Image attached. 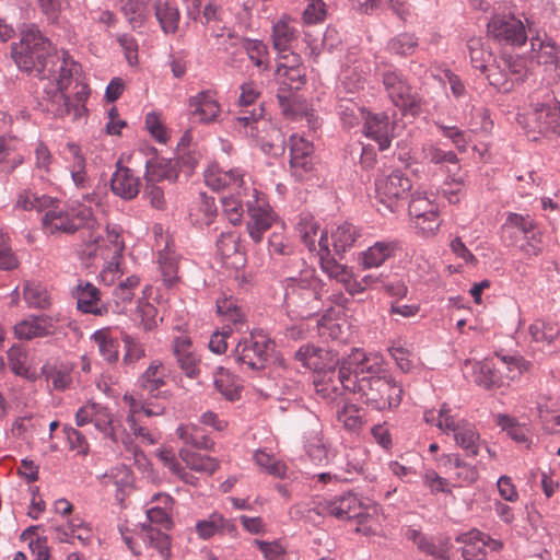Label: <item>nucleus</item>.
Returning <instances> with one entry per match:
<instances>
[{"label":"nucleus","mask_w":560,"mask_h":560,"mask_svg":"<svg viewBox=\"0 0 560 560\" xmlns=\"http://www.w3.org/2000/svg\"><path fill=\"white\" fill-rule=\"evenodd\" d=\"M11 56L18 67L47 80L39 105L55 117L71 115L81 118L86 113L85 102L90 91L86 84L75 80L73 96L66 93L72 80L80 72V65L52 50L50 42L44 37L35 24H24L20 43H14Z\"/></svg>","instance_id":"obj_1"},{"label":"nucleus","mask_w":560,"mask_h":560,"mask_svg":"<svg viewBox=\"0 0 560 560\" xmlns=\"http://www.w3.org/2000/svg\"><path fill=\"white\" fill-rule=\"evenodd\" d=\"M366 358L353 349L341 362L338 380L343 389L359 394L362 401L375 410L397 407L401 401L402 388L377 360Z\"/></svg>","instance_id":"obj_2"},{"label":"nucleus","mask_w":560,"mask_h":560,"mask_svg":"<svg viewBox=\"0 0 560 560\" xmlns=\"http://www.w3.org/2000/svg\"><path fill=\"white\" fill-rule=\"evenodd\" d=\"M529 109L518 115V124L527 135L556 137L560 135V104L548 86H539L529 96ZM536 140L537 137L533 136Z\"/></svg>","instance_id":"obj_3"},{"label":"nucleus","mask_w":560,"mask_h":560,"mask_svg":"<svg viewBox=\"0 0 560 560\" xmlns=\"http://www.w3.org/2000/svg\"><path fill=\"white\" fill-rule=\"evenodd\" d=\"M319 516H332L340 521H357V533L370 535L378 523L380 508L364 504L355 493L348 492L332 500H319L312 509Z\"/></svg>","instance_id":"obj_4"},{"label":"nucleus","mask_w":560,"mask_h":560,"mask_svg":"<svg viewBox=\"0 0 560 560\" xmlns=\"http://www.w3.org/2000/svg\"><path fill=\"white\" fill-rule=\"evenodd\" d=\"M236 120L244 127V132L254 138L266 154L272 156L283 154L285 150L284 133L269 117H266L262 106L254 108L252 112L244 110Z\"/></svg>","instance_id":"obj_5"},{"label":"nucleus","mask_w":560,"mask_h":560,"mask_svg":"<svg viewBox=\"0 0 560 560\" xmlns=\"http://www.w3.org/2000/svg\"><path fill=\"white\" fill-rule=\"evenodd\" d=\"M325 284L316 278H290L285 287L284 303L302 318L316 315L322 306Z\"/></svg>","instance_id":"obj_6"},{"label":"nucleus","mask_w":560,"mask_h":560,"mask_svg":"<svg viewBox=\"0 0 560 560\" xmlns=\"http://www.w3.org/2000/svg\"><path fill=\"white\" fill-rule=\"evenodd\" d=\"M276 342L262 329H255L236 345L233 355L237 363L253 371L266 368Z\"/></svg>","instance_id":"obj_7"},{"label":"nucleus","mask_w":560,"mask_h":560,"mask_svg":"<svg viewBox=\"0 0 560 560\" xmlns=\"http://www.w3.org/2000/svg\"><path fill=\"white\" fill-rule=\"evenodd\" d=\"M42 222L44 229L51 233L73 234L77 231H92L97 226V221L91 208L84 207L63 211L54 205L45 210Z\"/></svg>","instance_id":"obj_8"},{"label":"nucleus","mask_w":560,"mask_h":560,"mask_svg":"<svg viewBox=\"0 0 560 560\" xmlns=\"http://www.w3.org/2000/svg\"><path fill=\"white\" fill-rule=\"evenodd\" d=\"M450 412L446 405L441 407L436 427L444 433L452 432L455 443L466 452V455L476 457L479 453L480 435L475 425L466 420H456Z\"/></svg>","instance_id":"obj_9"},{"label":"nucleus","mask_w":560,"mask_h":560,"mask_svg":"<svg viewBox=\"0 0 560 560\" xmlns=\"http://www.w3.org/2000/svg\"><path fill=\"white\" fill-rule=\"evenodd\" d=\"M411 189V182L400 171L382 175L375 180V199L384 210L394 212L399 200L405 199Z\"/></svg>","instance_id":"obj_10"},{"label":"nucleus","mask_w":560,"mask_h":560,"mask_svg":"<svg viewBox=\"0 0 560 560\" xmlns=\"http://www.w3.org/2000/svg\"><path fill=\"white\" fill-rule=\"evenodd\" d=\"M488 34L500 44L522 46L527 39L523 22L512 14H497L487 25Z\"/></svg>","instance_id":"obj_11"},{"label":"nucleus","mask_w":560,"mask_h":560,"mask_svg":"<svg viewBox=\"0 0 560 560\" xmlns=\"http://www.w3.org/2000/svg\"><path fill=\"white\" fill-rule=\"evenodd\" d=\"M313 151V143L303 137L298 135L290 137V168L296 179L303 180L312 173Z\"/></svg>","instance_id":"obj_12"},{"label":"nucleus","mask_w":560,"mask_h":560,"mask_svg":"<svg viewBox=\"0 0 560 560\" xmlns=\"http://www.w3.org/2000/svg\"><path fill=\"white\" fill-rule=\"evenodd\" d=\"M166 373L161 361H153L148 369L139 376L137 385L139 396H147L148 399H168L171 394L163 389L166 385Z\"/></svg>","instance_id":"obj_13"},{"label":"nucleus","mask_w":560,"mask_h":560,"mask_svg":"<svg viewBox=\"0 0 560 560\" xmlns=\"http://www.w3.org/2000/svg\"><path fill=\"white\" fill-rule=\"evenodd\" d=\"M382 82L395 106L407 109L417 105L410 84L399 71H385L382 74Z\"/></svg>","instance_id":"obj_14"},{"label":"nucleus","mask_w":560,"mask_h":560,"mask_svg":"<svg viewBox=\"0 0 560 560\" xmlns=\"http://www.w3.org/2000/svg\"><path fill=\"white\" fill-rule=\"evenodd\" d=\"M294 359L302 366L315 372H335L339 364V359L331 351L311 345L300 347Z\"/></svg>","instance_id":"obj_15"},{"label":"nucleus","mask_w":560,"mask_h":560,"mask_svg":"<svg viewBox=\"0 0 560 560\" xmlns=\"http://www.w3.org/2000/svg\"><path fill=\"white\" fill-rule=\"evenodd\" d=\"M247 231L255 243L262 240V234L269 230L276 220L275 213L262 199L247 203Z\"/></svg>","instance_id":"obj_16"},{"label":"nucleus","mask_w":560,"mask_h":560,"mask_svg":"<svg viewBox=\"0 0 560 560\" xmlns=\"http://www.w3.org/2000/svg\"><path fill=\"white\" fill-rule=\"evenodd\" d=\"M528 334L532 342L536 343L544 352L549 354L560 352V327L558 324L536 319L529 325Z\"/></svg>","instance_id":"obj_17"},{"label":"nucleus","mask_w":560,"mask_h":560,"mask_svg":"<svg viewBox=\"0 0 560 560\" xmlns=\"http://www.w3.org/2000/svg\"><path fill=\"white\" fill-rule=\"evenodd\" d=\"M20 339L46 337L58 332V319L48 315L31 316L14 326Z\"/></svg>","instance_id":"obj_18"},{"label":"nucleus","mask_w":560,"mask_h":560,"mask_svg":"<svg viewBox=\"0 0 560 560\" xmlns=\"http://www.w3.org/2000/svg\"><path fill=\"white\" fill-rule=\"evenodd\" d=\"M190 114L202 124L218 120L221 106L217 100V93L210 90L201 91L189 98Z\"/></svg>","instance_id":"obj_19"},{"label":"nucleus","mask_w":560,"mask_h":560,"mask_svg":"<svg viewBox=\"0 0 560 560\" xmlns=\"http://www.w3.org/2000/svg\"><path fill=\"white\" fill-rule=\"evenodd\" d=\"M140 186V177L131 168L117 162L116 171L110 178V190L113 194L124 200H132L138 196Z\"/></svg>","instance_id":"obj_20"},{"label":"nucleus","mask_w":560,"mask_h":560,"mask_svg":"<svg viewBox=\"0 0 560 560\" xmlns=\"http://www.w3.org/2000/svg\"><path fill=\"white\" fill-rule=\"evenodd\" d=\"M173 352L180 370L186 376L195 378L200 373L201 360L192 350L190 338L178 336L173 341Z\"/></svg>","instance_id":"obj_21"},{"label":"nucleus","mask_w":560,"mask_h":560,"mask_svg":"<svg viewBox=\"0 0 560 560\" xmlns=\"http://www.w3.org/2000/svg\"><path fill=\"white\" fill-rule=\"evenodd\" d=\"M93 423L98 431L103 432L115 444L120 441L127 451L132 452L135 455L138 454V447L133 444L126 430H122L121 436L118 434L117 429L114 427L113 416L106 407L97 404Z\"/></svg>","instance_id":"obj_22"},{"label":"nucleus","mask_w":560,"mask_h":560,"mask_svg":"<svg viewBox=\"0 0 560 560\" xmlns=\"http://www.w3.org/2000/svg\"><path fill=\"white\" fill-rule=\"evenodd\" d=\"M363 132L377 142L381 151L389 148L393 135L387 115L368 113L363 124Z\"/></svg>","instance_id":"obj_23"},{"label":"nucleus","mask_w":560,"mask_h":560,"mask_svg":"<svg viewBox=\"0 0 560 560\" xmlns=\"http://www.w3.org/2000/svg\"><path fill=\"white\" fill-rule=\"evenodd\" d=\"M243 177L244 173L240 168L224 171L218 165H212L205 172V182L212 190L241 188L244 183Z\"/></svg>","instance_id":"obj_24"},{"label":"nucleus","mask_w":560,"mask_h":560,"mask_svg":"<svg viewBox=\"0 0 560 560\" xmlns=\"http://www.w3.org/2000/svg\"><path fill=\"white\" fill-rule=\"evenodd\" d=\"M78 310L83 313L103 315L107 308L100 304V290L90 282L79 284L75 291Z\"/></svg>","instance_id":"obj_25"},{"label":"nucleus","mask_w":560,"mask_h":560,"mask_svg":"<svg viewBox=\"0 0 560 560\" xmlns=\"http://www.w3.org/2000/svg\"><path fill=\"white\" fill-rule=\"evenodd\" d=\"M446 471L456 477L460 483L470 485L478 479L477 468L462 459L458 454H446L442 456Z\"/></svg>","instance_id":"obj_26"},{"label":"nucleus","mask_w":560,"mask_h":560,"mask_svg":"<svg viewBox=\"0 0 560 560\" xmlns=\"http://www.w3.org/2000/svg\"><path fill=\"white\" fill-rule=\"evenodd\" d=\"M395 242H376L361 254V265L364 269L377 268L395 254Z\"/></svg>","instance_id":"obj_27"},{"label":"nucleus","mask_w":560,"mask_h":560,"mask_svg":"<svg viewBox=\"0 0 560 560\" xmlns=\"http://www.w3.org/2000/svg\"><path fill=\"white\" fill-rule=\"evenodd\" d=\"M472 371L474 382L486 389L497 388L502 385L501 372L490 360L475 362L472 364Z\"/></svg>","instance_id":"obj_28"},{"label":"nucleus","mask_w":560,"mask_h":560,"mask_svg":"<svg viewBox=\"0 0 560 560\" xmlns=\"http://www.w3.org/2000/svg\"><path fill=\"white\" fill-rule=\"evenodd\" d=\"M150 0H119L120 11L130 26L141 27L150 15Z\"/></svg>","instance_id":"obj_29"},{"label":"nucleus","mask_w":560,"mask_h":560,"mask_svg":"<svg viewBox=\"0 0 560 560\" xmlns=\"http://www.w3.org/2000/svg\"><path fill=\"white\" fill-rule=\"evenodd\" d=\"M534 222L529 217L511 213L502 228L503 237L510 240L511 244L520 238H529L528 232H533Z\"/></svg>","instance_id":"obj_30"},{"label":"nucleus","mask_w":560,"mask_h":560,"mask_svg":"<svg viewBox=\"0 0 560 560\" xmlns=\"http://www.w3.org/2000/svg\"><path fill=\"white\" fill-rule=\"evenodd\" d=\"M145 178L148 183L160 182L162 179L175 182L178 177V171L176 170L175 164L171 160L163 158L149 160L145 164Z\"/></svg>","instance_id":"obj_31"},{"label":"nucleus","mask_w":560,"mask_h":560,"mask_svg":"<svg viewBox=\"0 0 560 560\" xmlns=\"http://www.w3.org/2000/svg\"><path fill=\"white\" fill-rule=\"evenodd\" d=\"M178 438L185 443L197 450H213L214 442L209 438L205 430L196 424L182 425L176 430Z\"/></svg>","instance_id":"obj_32"},{"label":"nucleus","mask_w":560,"mask_h":560,"mask_svg":"<svg viewBox=\"0 0 560 560\" xmlns=\"http://www.w3.org/2000/svg\"><path fill=\"white\" fill-rule=\"evenodd\" d=\"M67 148L73 158L70 168L73 184L80 189L89 188L91 180L86 174V160L81 152V148L73 142L67 143Z\"/></svg>","instance_id":"obj_33"},{"label":"nucleus","mask_w":560,"mask_h":560,"mask_svg":"<svg viewBox=\"0 0 560 560\" xmlns=\"http://www.w3.org/2000/svg\"><path fill=\"white\" fill-rule=\"evenodd\" d=\"M419 46V38L413 33L404 32L388 39L385 50L401 58L411 56Z\"/></svg>","instance_id":"obj_34"},{"label":"nucleus","mask_w":560,"mask_h":560,"mask_svg":"<svg viewBox=\"0 0 560 560\" xmlns=\"http://www.w3.org/2000/svg\"><path fill=\"white\" fill-rule=\"evenodd\" d=\"M155 18L165 34H174L178 30L179 11L172 3L158 0L154 3Z\"/></svg>","instance_id":"obj_35"},{"label":"nucleus","mask_w":560,"mask_h":560,"mask_svg":"<svg viewBox=\"0 0 560 560\" xmlns=\"http://www.w3.org/2000/svg\"><path fill=\"white\" fill-rule=\"evenodd\" d=\"M178 455L189 469L198 472L213 475L220 467L217 458L203 456L187 448H180Z\"/></svg>","instance_id":"obj_36"},{"label":"nucleus","mask_w":560,"mask_h":560,"mask_svg":"<svg viewBox=\"0 0 560 560\" xmlns=\"http://www.w3.org/2000/svg\"><path fill=\"white\" fill-rule=\"evenodd\" d=\"M467 48L472 67L481 72L485 73L491 63L494 62L492 51L485 47L480 37H472L468 39Z\"/></svg>","instance_id":"obj_37"},{"label":"nucleus","mask_w":560,"mask_h":560,"mask_svg":"<svg viewBox=\"0 0 560 560\" xmlns=\"http://www.w3.org/2000/svg\"><path fill=\"white\" fill-rule=\"evenodd\" d=\"M358 236V230L350 223L345 222L337 226L331 234L332 247L336 255L341 256L347 249L351 248Z\"/></svg>","instance_id":"obj_38"},{"label":"nucleus","mask_w":560,"mask_h":560,"mask_svg":"<svg viewBox=\"0 0 560 560\" xmlns=\"http://www.w3.org/2000/svg\"><path fill=\"white\" fill-rule=\"evenodd\" d=\"M338 114L342 124L347 128L358 126L362 120L364 121L368 113L359 104L351 98L341 97L338 103Z\"/></svg>","instance_id":"obj_39"},{"label":"nucleus","mask_w":560,"mask_h":560,"mask_svg":"<svg viewBox=\"0 0 560 560\" xmlns=\"http://www.w3.org/2000/svg\"><path fill=\"white\" fill-rule=\"evenodd\" d=\"M142 528L148 545L156 549L164 560H168L172 555L170 536L155 526L143 524Z\"/></svg>","instance_id":"obj_40"},{"label":"nucleus","mask_w":560,"mask_h":560,"mask_svg":"<svg viewBox=\"0 0 560 560\" xmlns=\"http://www.w3.org/2000/svg\"><path fill=\"white\" fill-rule=\"evenodd\" d=\"M243 48L245 49L249 60L261 71L270 69L267 46L258 39L244 38Z\"/></svg>","instance_id":"obj_41"},{"label":"nucleus","mask_w":560,"mask_h":560,"mask_svg":"<svg viewBox=\"0 0 560 560\" xmlns=\"http://www.w3.org/2000/svg\"><path fill=\"white\" fill-rule=\"evenodd\" d=\"M55 202L56 200L49 196H37L25 189L18 195L16 207L25 211L36 210L40 212L50 208Z\"/></svg>","instance_id":"obj_42"},{"label":"nucleus","mask_w":560,"mask_h":560,"mask_svg":"<svg viewBox=\"0 0 560 560\" xmlns=\"http://www.w3.org/2000/svg\"><path fill=\"white\" fill-rule=\"evenodd\" d=\"M296 38V31L289 21L280 20L273 25L272 42L278 52L288 51Z\"/></svg>","instance_id":"obj_43"},{"label":"nucleus","mask_w":560,"mask_h":560,"mask_svg":"<svg viewBox=\"0 0 560 560\" xmlns=\"http://www.w3.org/2000/svg\"><path fill=\"white\" fill-rule=\"evenodd\" d=\"M139 278L130 276L125 281H121L113 291V299L116 304L117 312H124L127 304H129L135 296V289L139 285Z\"/></svg>","instance_id":"obj_44"},{"label":"nucleus","mask_w":560,"mask_h":560,"mask_svg":"<svg viewBox=\"0 0 560 560\" xmlns=\"http://www.w3.org/2000/svg\"><path fill=\"white\" fill-rule=\"evenodd\" d=\"M456 540L459 542H469L470 545L479 546L482 550H485V548H489L491 551H500L504 546L502 540L492 538L488 534L475 528L459 535Z\"/></svg>","instance_id":"obj_45"},{"label":"nucleus","mask_w":560,"mask_h":560,"mask_svg":"<svg viewBox=\"0 0 560 560\" xmlns=\"http://www.w3.org/2000/svg\"><path fill=\"white\" fill-rule=\"evenodd\" d=\"M24 300L28 306L46 310L50 306V296L39 283L27 282L24 287Z\"/></svg>","instance_id":"obj_46"},{"label":"nucleus","mask_w":560,"mask_h":560,"mask_svg":"<svg viewBox=\"0 0 560 560\" xmlns=\"http://www.w3.org/2000/svg\"><path fill=\"white\" fill-rule=\"evenodd\" d=\"M501 68L506 71L513 88L525 81L527 77V68L525 61L521 57L503 56L501 59Z\"/></svg>","instance_id":"obj_47"},{"label":"nucleus","mask_w":560,"mask_h":560,"mask_svg":"<svg viewBox=\"0 0 560 560\" xmlns=\"http://www.w3.org/2000/svg\"><path fill=\"white\" fill-rule=\"evenodd\" d=\"M336 415L338 421L349 431H358L363 425L361 409L354 404L346 402Z\"/></svg>","instance_id":"obj_48"},{"label":"nucleus","mask_w":560,"mask_h":560,"mask_svg":"<svg viewBox=\"0 0 560 560\" xmlns=\"http://www.w3.org/2000/svg\"><path fill=\"white\" fill-rule=\"evenodd\" d=\"M224 528L231 529L233 525L218 513L211 514L208 520L199 521L196 525L198 535L203 539L212 537L220 529Z\"/></svg>","instance_id":"obj_49"},{"label":"nucleus","mask_w":560,"mask_h":560,"mask_svg":"<svg viewBox=\"0 0 560 560\" xmlns=\"http://www.w3.org/2000/svg\"><path fill=\"white\" fill-rule=\"evenodd\" d=\"M93 338L104 360H106L108 363L117 362L119 355L118 341L101 330L96 331Z\"/></svg>","instance_id":"obj_50"},{"label":"nucleus","mask_w":560,"mask_h":560,"mask_svg":"<svg viewBox=\"0 0 560 560\" xmlns=\"http://www.w3.org/2000/svg\"><path fill=\"white\" fill-rule=\"evenodd\" d=\"M24 161L21 154L15 153L11 142L5 138H0V166L1 171L10 174Z\"/></svg>","instance_id":"obj_51"},{"label":"nucleus","mask_w":560,"mask_h":560,"mask_svg":"<svg viewBox=\"0 0 560 560\" xmlns=\"http://www.w3.org/2000/svg\"><path fill=\"white\" fill-rule=\"evenodd\" d=\"M439 211V206L427 194L415 192L409 202V214L411 218H421Z\"/></svg>","instance_id":"obj_52"},{"label":"nucleus","mask_w":560,"mask_h":560,"mask_svg":"<svg viewBox=\"0 0 560 560\" xmlns=\"http://www.w3.org/2000/svg\"><path fill=\"white\" fill-rule=\"evenodd\" d=\"M276 80L283 86H287L289 90L298 91L300 90L306 79L304 68H295V69H285V70H276L275 71Z\"/></svg>","instance_id":"obj_53"},{"label":"nucleus","mask_w":560,"mask_h":560,"mask_svg":"<svg viewBox=\"0 0 560 560\" xmlns=\"http://www.w3.org/2000/svg\"><path fill=\"white\" fill-rule=\"evenodd\" d=\"M487 71L489 83L499 92L509 93L514 89L513 82L510 80L506 71L501 68V61L497 65L491 63Z\"/></svg>","instance_id":"obj_54"},{"label":"nucleus","mask_w":560,"mask_h":560,"mask_svg":"<svg viewBox=\"0 0 560 560\" xmlns=\"http://www.w3.org/2000/svg\"><path fill=\"white\" fill-rule=\"evenodd\" d=\"M254 459L267 474L280 478L284 477L287 467L283 463L277 460L273 455L258 450L254 455Z\"/></svg>","instance_id":"obj_55"},{"label":"nucleus","mask_w":560,"mask_h":560,"mask_svg":"<svg viewBox=\"0 0 560 560\" xmlns=\"http://www.w3.org/2000/svg\"><path fill=\"white\" fill-rule=\"evenodd\" d=\"M160 269L163 276L164 282L172 287L178 281V261L174 254L160 253L159 255Z\"/></svg>","instance_id":"obj_56"},{"label":"nucleus","mask_w":560,"mask_h":560,"mask_svg":"<svg viewBox=\"0 0 560 560\" xmlns=\"http://www.w3.org/2000/svg\"><path fill=\"white\" fill-rule=\"evenodd\" d=\"M332 312V307L328 308L327 314L323 315L322 318L318 320V334L324 338H330L331 340H340L343 338L342 327L328 315Z\"/></svg>","instance_id":"obj_57"},{"label":"nucleus","mask_w":560,"mask_h":560,"mask_svg":"<svg viewBox=\"0 0 560 560\" xmlns=\"http://www.w3.org/2000/svg\"><path fill=\"white\" fill-rule=\"evenodd\" d=\"M214 386L228 400L234 401L240 398L241 387L228 374L220 372L214 380Z\"/></svg>","instance_id":"obj_58"},{"label":"nucleus","mask_w":560,"mask_h":560,"mask_svg":"<svg viewBox=\"0 0 560 560\" xmlns=\"http://www.w3.org/2000/svg\"><path fill=\"white\" fill-rule=\"evenodd\" d=\"M122 341L126 347L124 363L133 364L145 355V349L143 343L137 340L133 336L124 334Z\"/></svg>","instance_id":"obj_59"},{"label":"nucleus","mask_w":560,"mask_h":560,"mask_svg":"<svg viewBox=\"0 0 560 560\" xmlns=\"http://www.w3.org/2000/svg\"><path fill=\"white\" fill-rule=\"evenodd\" d=\"M240 238L234 233H222L217 241V249L222 258H231L240 252Z\"/></svg>","instance_id":"obj_60"},{"label":"nucleus","mask_w":560,"mask_h":560,"mask_svg":"<svg viewBox=\"0 0 560 560\" xmlns=\"http://www.w3.org/2000/svg\"><path fill=\"white\" fill-rule=\"evenodd\" d=\"M223 212L232 224H237L242 220L243 209L241 200L235 196H226L221 199Z\"/></svg>","instance_id":"obj_61"},{"label":"nucleus","mask_w":560,"mask_h":560,"mask_svg":"<svg viewBox=\"0 0 560 560\" xmlns=\"http://www.w3.org/2000/svg\"><path fill=\"white\" fill-rule=\"evenodd\" d=\"M415 226L421 232L422 235H433L441 225L439 211L421 215V218H412Z\"/></svg>","instance_id":"obj_62"},{"label":"nucleus","mask_w":560,"mask_h":560,"mask_svg":"<svg viewBox=\"0 0 560 560\" xmlns=\"http://www.w3.org/2000/svg\"><path fill=\"white\" fill-rule=\"evenodd\" d=\"M136 313L141 318L140 324L144 330H151L156 326L158 311L153 304L139 302Z\"/></svg>","instance_id":"obj_63"},{"label":"nucleus","mask_w":560,"mask_h":560,"mask_svg":"<svg viewBox=\"0 0 560 560\" xmlns=\"http://www.w3.org/2000/svg\"><path fill=\"white\" fill-rule=\"evenodd\" d=\"M160 460L177 477L184 481H188L186 478L188 472L184 467L176 460L175 454L170 450H161L158 453Z\"/></svg>","instance_id":"obj_64"}]
</instances>
